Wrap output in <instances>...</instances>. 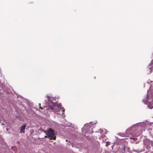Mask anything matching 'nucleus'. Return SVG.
<instances>
[{"label": "nucleus", "instance_id": "423d86ee", "mask_svg": "<svg viewBox=\"0 0 153 153\" xmlns=\"http://www.w3.org/2000/svg\"><path fill=\"white\" fill-rule=\"evenodd\" d=\"M39 105L40 106V108L41 109H43V108H42L41 107H40V105H41V104L39 103Z\"/></svg>", "mask_w": 153, "mask_h": 153}, {"label": "nucleus", "instance_id": "f257e3e1", "mask_svg": "<svg viewBox=\"0 0 153 153\" xmlns=\"http://www.w3.org/2000/svg\"><path fill=\"white\" fill-rule=\"evenodd\" d=\"M44 132L48 135V138H50V140H55L56 139V136H55V132L54 130L49 128L47 131H45Z\"/></svg>", "mask_w": 153, "mask_h": 153}, {"label": "nucleus", "instance_id": "39448f33", "mask_svg": "<svg viewBox=\"0 0 153 153\" xmlns=\"http://www.w3.org/2000/svg\"><path fill=\"white\" fill-rule=\"evenodd\" d=\"M49 108L51 110H53L54 109V108L52 106H49Z\"/></svg>", "mask_w": 153, "mask_h": 153}, {"label": "nucleus", "instance_id": "7ed1b4c3", "mask_svg": "<svg viewBox=\"0 0 153 153\" xmlns=\"http://www.w3.org/2000/svg\"><path fill=\"white\" fill-rule=\"evenodd\" d=\"M148 107L150 109H152L153 108V103L152 102L151 103V104L149 103L148 105Z\"/></svg>", "mask_w": 153, "mask_h": 153}, {"label": "nucleus", "instance_id": "0eeeda50", "mask_svg": "<svg viewBox=\"0 0 153 153\" xmlns=\"http://www.w3.org/2000/svg\"><path fill=\"white\" fill-rule=\"evenodd\" d=\"M45 138L48 137V135L45 136Z\"/></svg>", "mask_w": 153, "mask_h": 153}, {"label": "nucleus", "instance_id": "6e6552de", "mask_svg": "<svg viewBox=\"0 0 153 153\" xmlns=\"http://www.w3.org/2000/svg\"><path fill=\"white\" fill-rule=\"evenodd\" d=\"M63 111H64L65 110H63Z\"/></svg>", "mask_w": 153, "mask_h": 153}, {"label": "nucleus", "instance_id": "f03ea898", "mask_svg": "<svg viewBox=\"0 0 153 153\" xmlns=\"http://www.w3.org/2000/svg\"><path fill=\"white\" fill-rule=\"evenodd\" d=\"M26 126V124H25L23 126L21 127V128L20 130V132L21 133H22V132H23V133H25V128Z\"/></svg>", "mask_w": 153, "mask_h": 153}, {"label": "nucleus", "instance_id": "20e7f679", "mask_svg": "<svg viewBox=\"0 0 153 153\" xmlns=\"http://www.w3.org/2000/svg\"><path fill=\"white\" fill-rule=\"evenodd\" d=\"M51 103L52 104V105L53 106H56V103H55V102H52L51 101Z\"/></svg>", "mask_w": 153, "mask_h": 153}]
</instances>
